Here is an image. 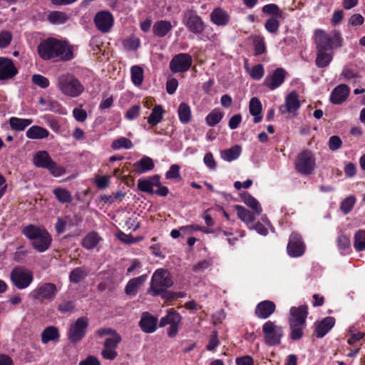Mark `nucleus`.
<instances>
[{
  "label": "nucleus",
  "instance_id": "680f3d73",
  "mask_svg": "<svg viewBox=\"0 0 365 365\" xmlns=\"http://www.w3.org/2000/svg\"><path fill=\"white\" fill-rule=\"evenodd\" d=\"M338 247L341 250V253L347 252L351 245L349 238L344 235H340L337 239Z\"/></svg>",
  "mask_w": 365,
  "mask_h": 365
},
{
  "label": "nucleus",
  "instance_id": "9b49d317",
  "mask_svg": "<svg viewBox=\"0 0 365 365\" xmlns=\"http://www.w3.org/2000/svg\"><path fill=\"white\" fill-rule=\"evenodd\" d=\"M88 326V322L86 317H80L71 324L68 331V339L76 344L80 341L86 335Z\"/></svg>",
  "mask_w": 365,
  "mask_h": 365
},
{
  "label": "nucleus",
  "instance_id": "5fc2aeb1",
  "mask_svg": "<svg viewBox=\"0 0 365 365\" xmlns=\"http://www.w3.org/2000/svg\"><path fill=\"white\" fill-rule=\"evenodd\" d=\"M306 324H289L290 337L292 340H298L303 335V330Z\"/></svg>",
  "mask_w": 365,
  "mask_h": 365
},
{
  "label": "nucleus",
  "instance_id": "13d9d810",
  "mask_svg": "<svg viewBox=\"0 0 365 365\" xmlns=\"http://www.w3.org/2000/svg\"><path fill=\"white\" fill-rule=\"evenodd\" d=\"M278 18H269L264 24L265 29L272 34H276L279 29L280 23Z\"/></svg>",
  "mask_w": 365,
  "mask_h": 365
},
{
  "label": "nucleus",
  "instance_id": "2f4dec72",
  "mask_svg": "<svg viewBox=\"0 0 365 365\" xmlns=\"http://www.w3.org/2000/svg\"><path fill=\"white\" fill-rule=\"evenodd\" d=\"M242 153V147L235 145L228 149L222 150L220 151L221 158L227 162H231L237 159Z\"/></svg>",
  "mask_w": 365,
  "mask_h": 365
},
{
  "label": "nucleus",
  "instance_id": "864d4df0",
  "mask_svg": "<svg viewBox=\"0 0 365 365\" xmlns=\"http://www.w3.org/2000/svg\"><path fill=\"white\" fill-rule=\"evenodd\" d=\"M253 43L256 55H260L265 52L266 46L264 42V38L262 36H255L253 38Z\"/></svg>",
  "mask_w": 365,
  "mask_h": 365
},
{
  "label": "nucleus",
  "instance_id": "ddd939ff",
  "mask_svg": "<svg viewBox=\"0 0 365 365\" xmlns=\"http://www.w3.org/2000/svg\"><path fill=\"white\" fill-rule=\"evenodd\" d=\"M122 341L120 335L118 333L113 336H107L103 343L101 351L102 356L107 360H113L118 356L116 348Z\"/></svg>",
  "mask_w": 365,
  "mask_h": 365
},
{
  "label": "nucleus",
  "instance_id": "603ef678",
  "mask_svg": "<svg viewBox=\"0 0 365 365\" xmlns=\"http://www.w3.org/2000/svg\"><path fill=\"white\" fill-rule=\"evenodd\" d=\"M341 76L346 81H355L360 77L359 73L353 68L351 64L346 65L343 68Z\"/></svg>",
  "mask_w": 365,
  "mask_h": 365
},
{
  "label": "nucleus",
  "instance_id": "cd10ccee",
  "mask_svg": "<svg viewBox=\"0 0 365 365\" xmlns=\"http://www.w3.org/2000/svg\"><path fill=\"white\" fill-rule=\"evenodd\" d=\"M235 209L238 217L247 225L249 229L252 230V224L255 219L254 213L241 205H235Z\"/></svg>",
  "mask_w": 365,
  "mask_h": 365
},
{
  "label": "nucleus",
  "instance_id": "4d7b16f0",
  "mask_svg": "<svg viewBox=\"0 0 365 365\" xmlns=\"http://www.w3.org/2000/svg\"><path fill=\"white\" fill-rule=\"evenodd\" d=\"M355 202L356 197L354 195H350L346 197L341 202L340 205V209L341 212L345 215L348 214L352 210Z\"/></svg>",
  "mask_w": 365,
  "mask_h": 365
},
{
  "label": "nucleus",
  "instance_id": "c85d7f7f",
  "mask_svg": "<svg viewBox=\"0 0 365 365\" xmlns=\"http://www.w3.org/2000/svg\"><path fill=\"white\" fill-rule=\"evenodd\" d=\"M249 110L250 114L254 116V123H259L262 118V106L260 101L257 98L253 97L251 98L250 101Z\"/></svg>",
  "mask_w": 365,
  "mask_h": 365
},
{
  "label": "nucleus",
  "instance_id": "c756f323",
  "mask_svg": "<svg viewBox=\"0 0 365 365\" xmlns=\"http://www.w3.org/2000/svg\"><path fill=\"white\" fill-rule=\"evenodd\" d=\"M173 29V25L169 21L160 20L156 21L153 27L154 34L158 37H164Z\"/></svg>",
  "mask_w": 365,
  "mask_h": 365
},
{
  "label": "nucleus",
  "instance_id": "f3484780",
  "mask_svg": "<svg viewBox=\"0 0 365 365\" xmlns=\"http://www.w3.org/2000/svg\"><path fill=\"white\" fill-rule=\"evenodd\" d=\"M287 71L282 68H277L272 73L268 74L264 81V85L273 91L279 88L284 81Z\"/></svg>",
  "mask_w": 365,
  "mask_h": 365
},
{
  "label": "nucleus",
  "instance_id": "a878e982",
  "mask_svg": "<svg viewBox=\"0 0 365 365\" xmlns=\"http://www.w3.org/2000/svg\"><path fill=\"white\" fill-rule=\"evenodd\" d=\"M210 19L213 24L217 26H225L230 21V15L226 11L218 7L211 12Z\"/></svg>",
  "mask_w": 365,
  "mask_h": 365
},
{
  "label": "nucleus",
  "instance_id": "052dcab7",
  "mask_svg": "<svg viewBox=\"0 0 365 365\" xmlns=\"http://www.w3.org/2000/svg\"><path fill=\"white\" fill-rule=\"evenodd\" d=\"M46 169L49 170L53 176L56 178L66 173V169L63 167L57 165L53 160H52Z\"/></svg>",
  "mask_w": 365,
  "mask_h": 365
},
{
  "label": "nucleus",
  "instance_id": "473e14b6",
  "mask_svg": "<svg viewBox=\"0 0 365 365\" xmlns=\"http://www.w3.org/2000/svg\"><path fill=\"white\" fill-rule=\"evenodd\" d=\"M59 331L57 327L50 326L46 327L41 333V341L48 344L49 341H58L59 340Z\"/></svg>",
  "mask_w": 365,
  "mask_h": 365
},
{
  "label": "nucleus",
  "instance_id": "f8f14e48",
  "mask_svg": "<svg viewBox=\"0 0 365 365\" xmlns=\"http://www.w3.org/2000/svg\"><path fill=\"white\" fill-rule=\"evenodd\" d=\"M192 63V56L185 53L175 55L170 62V69L173 73H184L187 71Z\"/></svg>",
  "mask_w": 365,
  "mask_h": 365
},
{
  "label": "nucleus",
  "instance_id": "e433bc0d",
  "mask_svg": "<svg viewBox=\"0 0 365 365\" xmlns=\"http://www.w3.org/2000/svg\"><path fill=\"white\" fill-rule=\"evenodd\" d=\"M164 110L160 105H155L150 115L148 117V123L153 126L160 123L163 118Z\"/></svg>",
  "mask_w": 365,
  "mask_h": 365
},
{
  "label": "nucleus",
  "instance_id": "39448f33",
  "mask_svg": "<svg viewBox=\"0 0 365 365\" xmlns=\"http://www.w3.org/2000/svg\"><path fill=\"white\" fill-rule=\"evenodd\" d=\"M58 88L64 95L72 98L80 96L84 90L81 82L68 73L63 74L58 78Z\"/></svg>",
  "mask_w": 365,
  "mask_h": 365
},
{
  "label": "nucleus",
  "instance_id": "a18cd8bd",
  "mask_svg": "<svg viewBox=\"0 0 365 365\" xmlns=\"http://www.w3.org/2000/svg\"><path fill=\"white\" fill-rule=\"evenodd\" d=\"M132 82L137 86L142 84L143 81V70L139 66H133L130 69Z\"/></svg>",
  "mask_w": 365,
  "mask_h": 365
},
{
  "label": "nucleus",
  "instance_id": "69168bd1",
  "mask_svg": "<svg viewBox=\"0 0 365 365\" xmlns=\"http://www.w3.org/2000/svg\"><path fill=\"white\" fill-rule=\"evenodd\" d=\"M165 178L168 180L180 178V166L176 164L172 165L166 172Z\"/></svg>",
  "mask_w": 365,
  "mask_h": 365
},
{
  "label": "nucleus",
  "instance_id": "20e7f679",
  "mask_svg": "<svg viewBox=\"0 0 365 365\" xmlns=\"http://www.w3.org/2000/svg\"><path fill=\"white\" fill-rule=\"evenodd\" d=\"M315 38L317 51H331L334 48L342 46V38L337 31L327 34L322 30H317L315 32Z\"/></svg>",
  "mask_w": 365,
  "mask_h": 365
},
{
  "label": "nucleus",
  "instance_id": "dca6fc26",
  "mask_svg": "<svg viewBox=\"0 0 365 365\" xmlns=\"http://www.w3.org/2000/svg\"><path fill=\"white\" fill-rule=\"evenodd\" d=\"M183 24L194 34H201L204 29L203 22L194 11H187L182 19Z\"/></svg>",
  "mask_w": 365,
  "mask_h": 365
},
{
  "label": "nucleus",
  "instance_id": "f257e3e1",
  "mask_svg": "<svg viewBox=\"0 0 365 365\" xmlns=\"http://www.w3.org/2000/svg\"><path fill=\"white\" fill-rule=\"evenodd\" d=\"M38 52L44 60L58 57L63 61H69L73 58V51L67 43L53 38H48L41 42L38 46Z\"/></svg>",
  "mask_w": 365,
  "mask_h": 365
},
{
  "label": "nucleus",
  "instance_id": "a211bd4d",
  "mask_svg": "<svg viewBox=\"0 0 365 365\" xmlns=\"http://www.w3.org/2000/svg\"><path fill=\"white\" fill-rule=\"evenodd\" d=\"M300 107V101L296 91H292L285 98L284 105L279 110L282 114L290 113L296 115Z\"/></svg>",
  "mask_w": 365,
  "mask_h": 365
},
{
  "label": "nucleus",
  "instance_id": "393cba45",
  "mask_svg": "<svg viewBox=\"0 0 365 365\" xmlns=\"http://www.w3.org/2000/svg\"><path fill=\"white\" fill-rule=\"evenodd\" d=\"M154 167L155 164L153 159L148 156H143L133 164V169L138 174H143L150 171Z\"/></svg>",
  "mask_w": 365,
  "mask_h": 365
},
{
  "label": "nucleus",
  "instance_id": "a19ab883",
  "mask_svg": "<svg viewBox=\"0 0 365 365\" xmlns=\"http://www.w3.org/2000/svg\"><path fill=\"white\" fill-rule=\"evenodd\" d=\"M100 240L101 237L96 232H90L83 238L82 245L87 250H91L98 244Z\"/></svg>",
  "mask_w": 365,
  "mask_h": 365
},
{
  "label": "nucleus",
  "instance_id": "0eeeda50",
  "mask_svg": "<svg viewBox=\"0 0 365 365\" xmlns=\"http://www.w3.org/2000/svg\"><path fill=\"white\" fill-rule=\"evenodd\" d=\"M11 281L19 289L29 287L34 280V274L30 269L21 266L14 267L11 272Z\"/></svg>",
  "mask_w": 365,
  "mask_h": 365
},
{
  "label": "nucleus",
  "instance_id": "4be33fe9",
  "mask_svg": "<svg viewBox=\"0 0 365 365\" xmlns=\"http://www.w3.org/2000/svg\"><path fill=\"white\" fill-rule=\"evenodd\" d=\"M275 304L269 300L259 302L255 308V314L259 319H267L275 311Z\"/></svg>",
  "mask_w": 365,
  "mask_h": 365
},
{
  "label": "nucleus",
  "instance_id": "ea45409f",
  "mask_svg": "<svg viewBox=\"0 0 365 365\" xmlns=\"http://www.w3.org/2000/svg\"><path fill=\"white\" fill-rule=\"evenodd\" d=\"M242 197L245 204L252 208L256 215H259L262 213V209L261 205L254 197L248 193H245Z\"/></svg>",
  "mask_w": 365,
  "mask_h": 365
},
{
  "label": "nucleus",
  "instance_id": "bf43d9fd",
  "mask_svg": "<svg viewBox=\"0 0 365 365\" xmlns=\"http://www.w3.org/2000/svg\"><path fill=\"white\" fill-rule=\"evenodd\" d=\"M31 80L35 85L39 86L41 88H48L50 84L48 79L41 74L33 75Z\"/></svg>",
  "mask_w": 365,
  "mask_h": 365
},
{
  "label": "nucleus",
  "instance_id": "aec40b11",
  "mask_svg": "<svg viewBox=\"0 0 365 365\" xmlns=\"http://www.w3.org/2000/svg\"><path fill=\"white\" fill-rule=\"evenodd\" d=\"M308 314L307 307L302 305L292 307L290 309L289 324H306V319Z\"/></svg>",
  "mask_w": 365,
  "mask_h": 365
},
{
  "label": "nucleus",
  "instance_id": "f03ea898",
  "mask_svg": "<svg viewBox=\"0 0 365 365\" xmlns=\"http://www.w3.org/2000/svg\"><path fill=\"white\" fill-rule=\"evenodd\" d=\"M173 284L170 273L164 269H158L152 276L150 286L148 292L154 297L161 296L166 299H174L173 294L166 290Z\"/></svg>",
  "mask_w": 365,
  "mask_h": 365
},
{
  "label": "nucleus",
  "instance_id": "6e6552de",
  "mask_svg": "<svg viewBox=\"0 0 365 365\" xmlns=\"http://www.w3.org/2000/svg\"><path fill=\"white\" fill-rule=\"evenodd\" d=\"M181 324L182 317L173 309H168L166 315L162 317L159 322L160 327H164L167 325L170 326L167 329V334L169 337L172 338L177 336Z\"/></svg>",
  "mask_w": 365,
  "mask_h": 365
},
{
  "label": "nucleus",
  "instance_id": "4468645a",
  "mask_svg": "<svg viewBox=\"0 0 365 365\" xmlns=\"http://www.w3.org/2000/svg\"><path fill=\"white\" fill-rule=\"evenodd\" d=\"M306 246L301 235L297 232H292L287 247L288 255L291 257H299L303 255Z\"/></svg>",
  "mask_w": 365,
  "mask_h": 365
},
{
  "label": "nucleus",
  "instance_id": "49530a36",
  "mask_svg": "<svg viewBox=\"0 0 365 365\" xmlns=\"http://www.w3.org/2000/svg\"><path fill=\"white\" fill-rule=\"evenodd\" d=\"M262 11L265 14L273 16L272 18H283L282 12L281 11L279 6L275 4H269L264 5L262 7Z\"/></svg>",
  "mask_w": 365,
  "mask_h": 365
},
{
  "label": "nucleus",
  "instance_id": "3c124183",
  "mask_svg": "<svg viewBox=\"0 0 365 365\" xmlns=\"http://www.w3.org/2000/svg\"><path fill=\"white\" fill-rule=\"evenodd\" d=\"M245 69L250 74V77L255 80H259L264 73V67L262 64H257L252 68H249L247 65Z\"/></svg>",
  "mask_w": 365,
  "mask_h": 365
},
{
  "label": "nucleus",
  "instance_id": "1a4fd4ad",
  "mask_svg": "<svg viewBox=\"0 0 365 365\" xmlns=\"http://www.w3.org/2000/svg\"><path fill=\"white\" fill-rule=\"evenodd\" d=\"M295 169L302 175L312 174L315 168V158L310 151L305 150L299 153L295 160Z\"/></svg>",
  "mask_w": 365,
  "mask_h": 365
},
{
  "label": "nucleus",
  "instance_id": "37998d69",
  "mask_svg": "<svg viewBox=\"0 0 365 365\" xmlns=\"http://www.w3.org/2000/svg\"><path fill=\"white\" fill-rule=\"evenodd\" d=\"M263 223L257 222L255 225H252V229L263 236H266L268 234V229L271 228V223L268 220L266 216H262L261 218Z\"/></svg>",
  "mask_w": 365,
  "mask_h": 365
},
{
  "label": "nucleus",
  "instance_id": "9d476101",
  "mask_svg": "<svg viewBox=\"0 0 365 365\" xmlns=\"http://www.w3.org/2000/svg\"><path fill=\"white\" fill-rule=\"evenodd\" d=\"M58 293L56 284L50 282L38 284L29 293V297L34 300L53 301Z\"/></svg>",
  "mask_w": 365,
  "mask_h": 365
},
{
  "label": "nucleus",
  "instance_id": "c03bdc74",
  "mask_svg": "<svg viewBox=\"0 0 365 365\" xmlns=\"http://www.w3.org/2000/svg\"><path fill=\"white\" fill-rule=\"evenodd\" d=\"M223 117V113L218 109L212 110L206 117V123L211 127L216 125L220 122Z\"/></svg>",
  "mask_w": 365,
  "mask_h": 365
},
{
  "label": "nucleus",
  "instance_id": "09e8293b",
  "mask_svg": "<svg viewBox=\"0 0 365 365\" xmlns=\"http://www.w3.org/2000/svg\"><path fill=\"white\" fill-rule=\"evenodd\" d=\"M44 110L63 115H66L68 113L67 110L65 108H63L58 102L53 100H48L47 106Z\"/></svg>",
  "mask_w": 365,
  "mask_h": 365
},
{
  "label": "nucleus",
  "instance_id": "8fccbe9b",
  "mask_svg": "<svg viewBox=\"0 0 365 365\" xmlns=\"http://www.w3.org/2000/svg\"><path fill=\"white\" fill-rule=\"evenodd\" d=\"M133 146V144L130 140L125 137L119 138L112 143V148L113 150L130 149Z\"/></svg>",
  "mask_w": 365,
  "mask_h": 365
},
{
  "label": "nucleus",
  "instance_id": "58836bf2",
  "mask_svg": "<svg viewBox=\"0 0 365 365\" xmlns=\"http://www.w3.org/2000/svg\"><path fill=\"white\" fill-rule=\"evenodd\" d=\"M56 200L61 203H70L73 197L71 192L68 190L62 187H56L53 190Z\"/></svg>",
  "mask_w": 365,
  "mask_h": 365
},
{
  "label": "nucleus",
  "instance_id": "b1692460",
  "mask_svg": "<svg viewBox=\"0 0 365 365\" xmlns=\"http://www.w3.org/2000/svg\"><path fill=\"white\" fill-rule=\"evenodd\" d=\"M335 319L332 317H327L318 323L316 327V336L317 338L324 336L334 326Z\"/></svg>",
  "mask_w": 365,
  "mask_h": 365
},
{
  "label": "nucleus",
  "instance_id": "e2e57ef3",
  "mask_svg": "<svg viewBox=\"0 0 365 365\" xmlns=\"http://www.w3.org/2000/svg\"><path fill=\"white\" fill-rule=\"evenodd\" d=\"M123 46L127 50H136L140 46V40L135 36H131L124 40Z\"/></svg>",
  "mask_w": 365,
  "mask_h": 365
},
{
  "label": "nucleus",
  "instance_id": "5701e85b",
  "mask_svg": "<svg viewBox=\"0 0 365 365\" xmlns=\"http://www.w3.org/2000/svg\"><path fill=\"white\" fill-rule=\"evenodd\" d=\"M349 88L346 84H340L331 92L330 100L334 104H341L349 94Z\"/></svg>",
  "mask_w": 365,
  "mask_h": 365
},
{
  "label": "nucleus",
  "instance_id": "338daca9",
  "mask_svg": "<svg viewBox=\"0 0 365 365\" xmlns=\"http://www.w3.org/2000/svg\"><path fill=\"white\" fill-rule=\"evenodd\" d=\"M138 188L145 192H148L150 194L154 193V190L151 186V184L148 179L146 180H139L138 182Z\"/></svg>",
  "mask_w": 365,
  "mask_h": 365
},
{
  "label": "nucleus",
  "instance_id": "412c9836",
  "mask_svg": "<svg viewBox=\"0 0 365 365\" xmlns=\"http://www.w3.org/2000/svg\"><path fill=\"white\" fill-rule=\"evenodd\" d=\"M158 319L149 312H145L141 314L139 326L141 330L147 334H151L157 329Z\"/></svg>",
  "mask_w": 365,
  "mask_h": 365
},
{
  "label": "nucleus",
  "instance_id": "79ce46f5",
  "mask_svg": "<svg viewBox=\"0 0 365 365\" xmlns=\"http://www.w3.org/2000/svg\"><path fill=\"white\" fill-rule=\"evenodd\" d=\"M87 275L88 273L84 268L76 267L71 272L69 280L71 283L77 284L81 282Z\"/></svg>",
  "mask_w": 365,
  "mask_h": 365
},
{
  "label": "nucleus",
  "instance_id": "6e6d98bb",
  "mask_svg": "<svg viewBox=\"0 0 365 365\" xmlns=\"http://www.w3.org/2000/svg\"><path fill=\"white\" fill-rule=\"evenodd\" d=\"M354 245L357 251L365 250V230H359L355 234Z\"/></svg>",
  "mask_w": 365,
  "mask_h": 365
},
{
  "label": "nucleus",
  "instance_id": "7ed1b4c3",
  "mask_svg": "<svg viewBox=\"0 0 365 365\" xmlns=\"http://www.w3.org/2000/svg\"><path fill=\"white\" fill-rule=\"evenodd\" d=\"M22 232L32 241L33 247L39 252L46 251L51 244V236L41 227L29 225L24 227Z\"/></svg>",
  "mask_w": 365,
  "mask_h": 365
},
{
  "label": "nucleus",
  "instance_id": "c9c22d12",
  "mask_svg": "<svg viewBox=\"0 0 365 365\" xmlns=\"http://www.w3.org/2000/svg\"><path fill=\"white\" fill-rule=\"evenodd\" d=\"M333 58V53L327 51H317L316 65L319 68H324L327 66Z\"/></svg>",
  "mask_w": 365,
  "mask_h": 365
},
{
  "label": "nucleus",
  "instance_id": "7c9ffc66",
  "mask_svg": "<svg viewBox=\"0 0 365 365\" xmlns=\"http://www.w3.org/2000/svg\"><path fill=\"white\" fill-rule=\"evenodd\" d=\"M48 135V130L39 125H33L30 127L26 133V136L28 138L34 140L46 138Z\"/></svg>",
  "mask_w": 365,
  "mask_h": 365
},
{
  "label": "nucleus",
  "instance_id": "4c0bfd02",
  "mask_svg": "<svg viewBox=\"0 0 365 365\" xmlns=\"http://www.w3.org/2000/svg\"><path fill=\"white\" fill-rule=\"evenodd\" d=\"M180 121L183 124L188 123L192 118V111L190 106L185 103H181L178 110Z\"/></svg>",
  "mask_w": 365,
  "mask_h": 365
},
{
  "label": "nucleus",
  "instance_id": "72a5a7b5",
  "mask_svg": "<svg viewBox=\"0 0 365 365\" xmlns=\"http://www.w3.org/2000/svg\"><path fill=\"white\" fill-rule=\"evenodd\" d=\"M52 160L48 153L45 150L37 152L33 159L34 163L36 167L43 168H47Z\"/></svg>",
  "mask_w": 365,
  "mask_h": 365
},
{
  "label": "nucleus",
  "instance_id": "de8ad7c7",
  "mask_svg": "<svg viewBox=\"0 0 365 365\" xmlns=\"http://www.w3.org/2000/svg\"><path fill=\"white\" fill-rule=\"evenodd\" d=\"M68 19V16L61 11H52L48 15V20L53 24H64Z\"/></svg>",
  "mask_w": 365,
  "mask_h": 365
},
{
  "label": "nucleus",
  "instance_id": "423d86ee",
  "mask_svg": "<svg viewBox=\"0 0 365 365\" xmlns=\"http://www.w3.org/2000/svg\"><path fill=\"white\" fill-rule=\"evenodd\" d=\"M264 343L269 346H278L284 336V328L275 321H267L262 327Z\"/></svg>",
  "mask_w": 365,
  "mask_h": 365
},
{
  "label": "nucleus",
  "instance_id": "2eb2a0df",
  "mask_svg": "<svg viewBox=\"0 0 365 365\" xmlns=\"http://www.w3.org/2000/svg\"><path fill=\"white\" fill-rule=\"evenodd\" d=\"M19 73L13 60L7 57H0V81H9Z\"/></svg>",
  "mask_w": 365,
  "mask_h": 365
},
{
  "label": "nucleus",
  "instance_id": "774afa93",
  "mask_svg": "<svg viewBox=\"0 0 365 365\" xmlns=\"http://www.w3.org/2000/svg\"><path fill=\"white\" fill-rule=\"evenodd\" d=\"M350 337L348 339L349 344H354L356 341L361 339L364 336V334L361 331H356L355 328H350Z\"/></svg>",
  "mask_w": 365,
  "mask_h": 365
},
{
  "label": "nucleus",
  "instance_id": "f704fd0d",
  "mask_svg": "<svg viewBox=\"0 0 365 365\" xmlns=\"http://www.w3.org/2000/svg\"><path fill=\"white\" fill-rule=\"evenodd\" d=\"M9 125L10 127L17 131H22L26 127L29 126L33 120L31 119L28 118H19L16 117H11L9 118Z\"/></svg>",
  "mask_w": 365,
  "mask_h": 365
},
{
  "label": "nucleus",
  "instance_id": "bb28decb",
  "mask_svg": "<svg viewBox=\"0 0 365 365\" xmlns=\"http://www.w3.org/2000/svg\"><path fill=\"white\" fill-rule=\"evenodd\" d=\"M147 279V275L143 274L140 277L133 278L127 283L125 292L128 295H135L139 288L143 284Z\"/></svg>",
  "mask_w": 365,
  "mask_h": 365
},
{
  "label": "nucleus",
  "instance_id": "6ab92c4d",
  "mask_svg": "<svg viewBox=\"0 0 365 365\" xmlns=\"http://www.w3.org/2000/svg\"><path fill=\"white\" fill-rule=\"evenodd\" d=\"M94 22L99 31L106 33L113 24V17L108 11H100L96 14Z\"/></svg>",
  "mask_w": 365,
  "mask_h": 365
},
{
  "label": "nucleus",
  "instance_id": "0e129e2a",
  "mask_svg": "<svg viewBox=\"0 0 365 365\" xmlns=\"http://www.w3.org/2000/svg\"><path fill=\"white\" fill-rule=\"evenodd\" d=\"M12 40V34L8 31H0V48L7 47Z\"/></svg>",
  "mask_w": 365,
  "mask_h": 365
}]
</instances>
